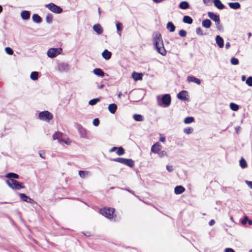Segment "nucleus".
Returning <instances> with one entry per match:
<instances>
[{"instance_id": "19", "label": "nucleus", "mask_w": 252, "mask_h": 252, "mask_svg": "<svg viewBox=\"0 0 252 252\" xmlns=\"http://www.w3.org/2000/svg\"><path fill=\"white\" fill-rule=\"evenodd\" d=\"M185 189L182 186H176L174 189V192L176 194H180L184 192Z\"/></svg>"}, {"instance_id": "56", "label": "nucleus", "mask_w": 252, "mask_h": 252, "mask_svg": "<svg viewBox=\"0 0 252 252\" xmlns=\"http://www.w3.org/2000/svg\"><path fill=\"white\" fill-rule=\"evenodd\" d=\"M248 220V217H245L244 218V219L242 220V223L243 224H245L247 222V220Z\"/></svg>"}, {"instance_id": "41", "label": "nucleus", "mask_w": 252, "mask_h": 252, "mask_svg": "<svg viewBox=\"0 0 252 252\" xmlns=\"http://www.w3.org/2000/svg\"><path fill=\"white\" fill-rule=\"evenodd\" d=\"M193 121H194L193 117H188L184 119V122L185 124H190V123H192Z\"/></svg>"}, {"instance_id": "9", "label": "nucleus", "mask_w": 252, "mask_h": 252, "mask_svg": "<svg viewBox=\"0 0 252 252\" xmlns=\"http://www.w3.org/2000/svg\"><path fill=\"white\" fill-rule=\"evenodd\" d=\"M57 69L61 72L67 71L69 69V66L67 63H62L58 64Z\"/></svg>"}, {"instance_id": "47", "label": "nucleus", "mask_w": 252, "mask_h": 252, "mask_svg": "<svg viewBox=\"0 0 252 252\" xmlns=\"http://www.w3.org/2000/svg\"><path fill=\"white\" fill-rule=\"evenodd\" d=\"M246 83L250 87H252V77L250 76L249 77L246 81Z\"/></svg>"}, {"instance_id": "2", "label": "nucleus", "mask_w": 252, "mask_h": 252, "mask_svg": "<svg viewBox=\"0 0 252 252\" xmlns=\"http://www.w3.org/2000/svg\"><path fill=\"white\" fill-rule=\"evenodd\" d=\"M158 105L163 107H168L171 103V96L169 94L158 95L157 97Z\"/></svg>"}, {"instance_id": "52", "label": "nucleus", "mask_w": 252, "mask_h": 252, "mask_svg": "<svg viewBox=\"0 0 252 252\" xmlns=\"http://www.w3.org/2000/svg\"><path fill=\"white\" fill-rule=\"evenodd\" d=\"M93 124L95 126H98L99 124V121L98 119V118L94 119L93 120Z\"/></svg>"}, {"instance_id": "42", "label": "nucleus", "mask_w": 252, "mask_h": 252, "mask_svg": "<svg viewBox=\"0 0 252 252\" xmlns=\"http://www.w3.org/2000/svg\"><path fill=\"white\" fill-rule=\"evenodd\" d=\"M183 131H184V133H185L187 134H189L192 133V132L193 131V129L192 127H186V128H184Z\"/></svg>"}, {"instance_id": "50", "label": "nucleus", "mask_w": 252, "mask_h": 252, "mask_svg": "<svg viewBox=\"0 0 252 252\" xmlns=\"http://www.w3.org/2000/svg\"><path fill=\"white\" fill-rule=\"evenodd\" d=\"M196 33L197 34H198L199 35H203V33L202 30L199 27L196 28Z\"/></svg>"}, {"instance_id": "12", "label": "nucleus", "mask_w": 252, "mask_h": 252, "mask_svg": "<svg viewBox=\"0 0 252 252\" xmlns=\"http://www.w3.org/2000/svg\"><path fill=\"white\" fill-rule=\"evenodd\" d=\"M19 196L20 198L25 202L30 203L31 204H32L34 202V201L33 199L28 197L24 193H19Z\"/></svg>"}, {"instance_id": "43", "label": "nucleus", "mask_w": 252, "mask_h": 252, "mask_svg": "<svg viewBox=\"0 0 252 252\" xmlns=\"http://www.w3.org/2000/svg\"><path fill=\"white\" fill-rule=\"evenodd\" d=\"M116 153L118 156L123 155L125 154V151L123 148L122 147H119Z\"/></svg>"}, {"instance_id": "4", "label": "nucleus", "mask_w": 252, "mask_h": 252, "mask_svg": "<svg viewBox=\"0 0 252 252\" xmlns=\"http://www.w3.org/2000/svg\"><path fill=\"white\" fill-rule=\"evenodd\" d=\"M52 138L54 140H57L58 142L63 145L64 144L68 145L70 143L68 139L65 140L63 138V134L60 131L55 132L52 136Z\"/></svg>"}, {"instance_id": "34", "label": "nucleus", "mask_w": 252, "mask_h": 252, "mask_svg": "<svg viewBox=\"0 0 252 252\" xmlns=\"http://www.w3.org/2000/svg\"><path fill=\"white\" fill-rule=\"evenodd\" d=\"M31 79L32 80L35 81L38 79V72L36 71H33L31 73L30 75Z\"/></svg>"}, {"instance_id": "33", "label": "nucleus", "mask_w": 252, "mask_h": 252, "mask_svg": "<svg viewBox=\"0 0 252 252\" xmlns=\"http://www.w3.org/2000/svg\"><path fill=\"white\" fill-rule=\"evenodd\" d=\"M183 21L185 23L191 24L192 23V19L189 16H185L183 17Z\"/></svg>"}, {"instance_id": "57", "label": "nucleus", "mask_w": 252, "mask_h": 252, "mask_svg": "<svg viewBox=\"0 0 252 252\" xmlns=\"http://www.w3.org/2000/svg\"><path fill=\"white\" fill-rule=\"evenodd\" d=\"M215 223V221L214 220H211L209 222V224L210 226H212Z\"/></svg>"}, {"instance_id": "58", "label": "nucleus", "mask_w": 252, "mask_h": 252, "mask_svg": "<svg viewBox=\"0 0 252 252\" xmlns=\"http://www.w3.org/2000/svg\"><path fill=\"white\" fill-rule=\"evenodd\" d=\"M217 26V28L219 30H221L222 28V26L220 25V23H219V24H216Z\"/></svg>"}, {"instance_id": "14", "label": "nucleus", "mask_w": 252, "mask_h": 252, "mask_svg": "<svg viewBox=\"0 0 252 252\" xmlns=\"http://www.w3.org/2000/svg\"><path fill=\"white\" fill-rule=\"evenodd\" d=\"M188 95V92L186 91H182L180 92L177 95L178 99L182 100H187L188 98L187 97Z\"/></svg>"}, {"instance_id": "30", "label": "nucleus", "mask_w": 252, "mask_h": 252, "mask_svg": "<svg viewBox=\"0 0 252 252\" xmlns=\"http://www.w3.org/2000/svg\"><path fill=\"white\" fill-rule=\"evenodd\" d=\"M132 78L135 81L141 80L142 78V74L141 73L133 72L132 75Z\"/></svg>"}, {"instance_id": "21", "label": "nucleus", "mask_w": 252, "mask_h": 252, "mask_svg": "<svg viewBox=\"0 0 252 252\" xmlns=\"http://www.w3.org/2000/svg\"><path fill=\"white\" fill-rule=\"evenodd\" d=\"M215 6L219 9H222L224 8V5L222 3L220 0H214Z\"/></svg>"}, {"instance_id": "5", "label": "nucleus", "mask_w": 252, "mask_h": 252, "mask_svg": "<svg viewBox=\"0 0 252 252\" xmlns=\"http://www.w3.org/2000/svg\"><path fill=\"white\" fill-rule=\"evenodd\" d=\"M38 118L42 121L49 122L53 118V115L48 111L40 112L38 114Z\"/></svg>"}, {"instance_id": "39", "label": "nucleus", "mask_w": 252, "mask_h": 252, "mask_svg": "<svg viewBox=\"0 0 252 252\" xmlns=\"http://www.w3.org/2000/svg\"><path fill=\"white\" fill-rule=\"evenodd\" d=\"M230 109L234 111H236L239 109V106L234 103H231L229 105Z\"/></svg>"}, {"instance_id": "8", "label": "nucleus", "mask_w": 252, "mask_h": 252, "mask_svg": "<svg viewBox=\"0 0 252 252\" xmlns=\"http://www.w3.org/2000/svg\"><path fill=\"white\" fill-rule=\"evenodd\" d=\"M45 7L52 12L60 14L62 12L63 9L60 6L56 5L53 3H50L45 5Z\"/></svg>"}, {"instance_id": "61", "label": "nucleus", "mask_w": 252, "mask_h": 252, "mask_svg": "<svg viewBox=\"0 0 252 252\" xmlns=\"http://www.w3.org/2000/svg\"><path fill=\"white\" fill-rule=\"evenodd\" d=\"M235 130H236V132L238 133L240 130V126H237L236 127H235Z\"/></svg>"}, {"instance_id": "55", "label": "nucleus", "mask_w": 252, "mask_h": 252, "mask_svg": "<svg viewBox=\"0 0 252 252\" xmlns=\"http://www.w3.org/2000/svg\"><path fill=\"white\" fill-rule=\"evenodd\" d=\"M225 252H235V251L231 248H226L225 249Z\"/></svg>"}, {"instance_id": "64", "label": "nucleus", "mask_w": 252, "mask_h": 252, "mask_svg": "<svg viewBox=\"0 0 252 252\" xmlns=\"http://www.w3.org/2000/svg\"><path fill=\"white\" fill-rule=\"evenodd\" d=\"M39 156H40L41 158H45V157H44V156L42 154V153H41V151H40V152H39Z\"/></svg>"}, {"instance_id": "17", "label": "nucleus", "mask_w": 252, "mask_h": 252, "mask_svg": "<svg viewBox=\"0 0 252 252\" xmlns=\"http://www.w3.org/2000/svg\"><path fill=\"white\" fill-rule=\"evenodd\" d=\"M31 16L30 11L28 10H23L21 12V17L24 20H28Z\"/></svg>"}, {"instance_id": "32", "label": "nucleus", "mask_w": 252, "mask_h": 252, "mask_svg": "<svg viewBox=\"0 0 252 252\" xmlns=\"http://www.w3.org/2000/svg\"><path fill=\"white\" fill-rule=\"evenodd\" d=\"M133 119L137 122H142L144 120L143 117L140 114H134L133 115Z\"/></svg>"}, {"instance_id": "1", "label": "nucleus", "mask_w": 252, "mask_h": 252, "mask_svg": "<svg viewBox=\"0 0 252 252\" xmlns=\"http://www.w3.org/2000/svg\"><path fill=\"white\" fill-rule=\"evenodd\" d=\"M153 42L156 51L162 56H165L166 51L165 49L161 38L159 32H155L153 35Z\"/></svg>"}, {"instance_id": "11", "label": "nucleus", "mask_w": 252, "mask_h": 252, "mask_svg": "<svg viewBox=\"0 0 252 252\" xmlns=\"http://www.w3.org/2000/svg\"><path fill=\"white\" fill-rule=\"evenodd\" d=\"M161 145L158 142L154 144L151 147V152L155 154H157L161 149Z\"/></svg>"}, {"instance_id": "63", "label": "nucleus", "mask_w": 252, "mask_h": 252, "mask_svg": "<svg viewBox=\"0 0 252 252\" xmlns=\"http://www.w3.org/2000/svg\"><path fill=\"white\" fill-rule=\"evenodd\" d=\"M103 87H104V85L103 84H101L100 85L97 86V88L99 89H101L103 88Z\"/></svg>"}, {"instance_id": "40", "label": "nucleus", "mask_w": 252, "mask_h": 252, "mask_svg": "<svg viewBox=\"0 0 252 252\" xmlns=\"http://www.w3.org/2000/svg\"><path fill=\"white\" fill-rule=\"evenodd\" d=\"M46 21L48 24H51L53 20V16L52 14H48L46 15L45 18Z\"/></svg>"}, {"instance_id": "3", "label": "nucleus", "mask_w": 252, "mask_h": 252, "mask_svg": "<svg viewBox=\"0 0 252 252\" xmlns=\"http://www.w3.org/2000/svg\"><path fill=\"white\" fill-rule=\"evenodd\" d=\"M5 182L9 188L14 190H20L24 188L22 183L13 179L7 180Z\"/></svg>"}, {"instance_id": "46", "label": "nucleus", "mask_w": 252, "mask_h": 252, "mask_svg": "<svg viewBox=\"0 0 252 252\" xmlns=\"http://www.w3.org/2000/svg\"><path fill=\"white\" fill-rule=\"evenodd\" d=\"M230 62L233 65H237L239 63V60L238 59L233 57L231 59Z\"/></svg>"}, {"instance_id": "20", "label": "nucleus", "mask_w": 252, "mask_h": 252, "mask_svg": "<svg viewBox=\"0 0 252 252\" xmlns=\"http://www.w3.org/2000/svg\"><path fill=\"white\" fill-rule=\"evenodd\" d=\"M111 53L107 49L104 50L102 53V56L106 60L110 59L111 57Z\"/></svg>"}, {"instance_id": "6", "label": "nucleus", "mask_w": 252, "mask_h": 252, "mask_svg": "<svg viewBox=\"0 0 252 252\" xmlns=\"http://www.w3.org/2000/svg\"><path fill=\"white\" fill-rule=\"evenodd\" d=\"M114 209L111 208H104L100 210V213L106 218L111 219L113 218Z\"/></svg>"}, {"instance_id": "54", "label": "nucleus", "mask_w": 252, "mask_h": 252, "mask_svg": "<svg viewBox=\"0 0 252 252\" xmlns=\"http://www.w3.org/2000/svg\"><path fill=\"white\" fill-rule=\"evenodd\" d=\"M245 183L250 188L252 189V181L246 180Z\"/></svg>"}, {"instance_id": "60", "label": "nucleus", "mask_w": 252, "mask_h": 252, "mask_svg": "<svg viewBox=\"0 0 252 252\" xmlns=\"http://www.w3.org/2000/svg\"><path fill=\"white\" fill-rule=\"evenodd\" d=\"M159 141H161V142H164L165 141V138L164 137H161L159 138Z\"/></svg>"}, {"instance_id": "62", "label": "nucleus", "mask_w": 252, "mask_h": 252, "mask_svg": "<svg viewBox=\"0 0 252 252\" xmlns=\"http://www.w3.org/2000/svg\"><path fill=\"white\" fill-rule=\"evenodd\" d=\"M230 46V44L229 42H227L226 44H225V48L226 49H228Z\"/></svg>"}, {"instance_id": "23", "label": "nucleus", "mask_w": 252, "mask_h": 252, "mask_svg": "<svg viewBox=\"0 0 252 252\" xmlns=\"http://www.w3.org/2000/svg\"><path fill=\"white\" fill-rule=\"evenodd\" d=\"M93 73L96 75L103 77L104 76V72L100 68H95L93 70Z\"/></svg>"}, {"instance_id": "27", "label": "nucleus", "mask_w": 252, "mask_h": 252, "mask_svg": "<svg viewBox=\"0 0 252 252\" xmlns=\"http://www.w3.org/2000/svg\"><path fill=\"white\" fill-rule=\"evenodd\" d=\"M5 177L9 178V179H18L19 178V175L16 173H8L6 174L5 175Z\"/></svg>"}, {"instance_id": "29", "label": "nucleus", "mask_w": 252, "mask_h": 252, "mask_svg": "<svg viewBox=\"0 0 252 252\" xmlns=\"http://www.w3.org/2000/svg\"><path fill=\"white\" fill-rule=\"evenodd\" d=\"M202 25L205 28H209L211 25V22L209 19H205L202 21Z\"/></svg>"}, {"instance_id": "7", "label": "nucleus", "mask_w": 252, "mask_h": 252, "mask_svg": "<svg viewBox=\"0 0 252 252\" xmlns=\"http://www.w3.org/2000/svg\"><path fill=\"white\" fill-rule=\"evenodd\" d=\"M62 49L61 48H50L47 53L48 57L53 58L61 54Z\"/></svg>"}, {"instance_id": "15", "label": "nucleus", "mask_w": 252, "mask_h": 252, "mask_svg": "<svg viewBox=\"0 0 252 252\" xmlns=\"http://www.w3.org/2000/svg\"><path fill=\"white\" fill-rule=\"evenodd\" d=\"M79 133L80 134V136L82 138H88V131L84 127H81L79 129Z\"/></svg>"}, {"instance_id": "24", "label": "nucleus", "mask_w": 252, "mask_h": 252, "mask_svg": "<svg viewBox=\"0 0 252 252\" xmlns=\"http://www.w3.org/2000/svg\"><path fill=\"white\" fill-rule=\"evenodd\" d=\"M91 174L90 172L89 171H82L80 170L79 171V175L80 177L82 178H85L87 177L90 176Z\"/></svg>"}, {"instance_id": "13", "label": "nucleus", "mask_w": 252, "mask_h": 252, "mask_svg": "<svg viewBox=\"0 0 252 252\" xmlns=\"http://www.w3.org/2000/svg\"><path fill=\"white\" fill-rule=\"evenodd\" d=\"M93 29L98 34H101L103 32V29L99 24L94 25Z\"/></svg>"}, {"instance_id": "10", "label": "nucleus", "mask_w": 252, "mask_h": 252, "mask_svg": "<svg viewBox=\"0 0 252 252\" xmlns=\"http://www.w3.org/2000/svg\"><path fill=\"white\" fill-rule=\"evenodd\" d=\"M208 17L215 22L216 24H219L220 22V17L219 15L215 14L212 12H208Z\"/></svg>"}, {"instance_id": "37", "label": "nucleus", "mask_w": 252, "mask_h": 252, "mask_svg": "<svg viewBox=\"0 0 252 252\" xmlns=\"http://www.w3.org/2000/svg\"><path fill=\"white\" fill-rule=\"evenodd\" d=\"M239 163H240V166L242 168H245L247 167V162H246V160L244 158H242L240 160Z\"/></svg>"}, {"instance_id": "49", "label": "nucleus", "mask_w": 252, "mask_h": 252, "mask_svg": "<svg viewBox=\"0 0 252 252\" xmlns=\"http://www.w3.org/2000/svg\"><path fill=\"white\" fill-rule=\"evenodd\" d=\"M179 34L181 37H185L187 35V32L184 30H181L179 32Z\"/></svg>"}, {"instance_id": "25", "label": "nucleus", "mask_w": 252, "mask_h": 252, "mask_svg": "<svg viewBox=\"0 0 252 252\" xmlns=\"http://www.w3.org/2000/svg\"><path fill=\"white\" fill-rule=\"evenodd\" d=\"M189 3L186 1H183L179 4V7L182 9H186L189 7Z\"/></svg>"}, {"instance_id": "53", "label": "nucleus", "mask_w": 252, "mask_h": 252, "mask_svg": "<svg viewBox=\"0 0 252 252\" xmlns=\"http://www.w3.org/2000/svg\"><path fill=\"white\" fill-rule=\"evenodd\" d=\"M166 169L169 172H171L173 171L174 170V168H173V166L172 165H166Z\"/></svg>"}, {"instance_id": "22", "label": "nucleus", "mask_w": 252, "mask_h": 252, "mask_svg": "<svg viewBox=\"0 0 252 252\" xmlns=\"http://www.w3.org/2000/svg\"><path fill=\"white\" fill-rule=\"evenodd\" d=\"M108 108L110 113L114 114L116 111L117 106L115 103H112L109 105Z\"/></svg>"}, {"instance_id": "18", "label": "nucleus", "mask_w": 252, "mask_h": 252, "mask_svg": "<svg viewBox=\"0 0 252 252\" xmlns=\"http://www.w3.org/2000/svg\"><path fill=\"white\" fill-rule=\"evenodd\" d=\"M216 42L220 48H222L224 46V41L223 38L220 35H217L216 37Z\"/></svg>"}, {"instance_id": "26", "label": "nucleus", "mask_w": 252, "mask_h": 252, "mask_svg": "<svg viewBox=\"0 0 252 252\" xmlns=\"http://www.w3.org/2000/svg\"><path fill=\"white\" fill-rule=\"evenodd\" d=\"M229 6L233 9H239L241 5L238 2H229L228 3Z\"/></svg>"}, {"instance_id": "59", "label": "nucleus", "mask_w": 252, "mask_h": 252, "mask_svg": "<svg viewBox=\"0 0 252 252\" xmlns=\"http://www.w3.org/2000/svg\"><path fill=\"white\" fill-rule=\"evenodd\" d=\"M117 149V148L116 147H112L111 149H110L109 150V152L110 153H112V152H114L116 149Z\"/></svg>"}, {"instance_id": "48", "label": "nucleus", "mask_w": 252, "mask_h": 252, "mask_svg": "<svg viewBox=\"0 0 252 252\" xmlns=\"http://www.w3.org/2000/svg\"><path fill=\"white\" fill-rule=\"evenodd\" d=\"M5 51L8 55H11L13 54L12 49L10 47H6L5 48Z\"/></svg>"}, {"instance_id": "44", "label": "nucleus", "mask_w": 252, "mask_h": 252, "mask_svg": "<svg viewBox=\"0 0 252 252\" xmlns=\"http://www.w3.org/2000/svg\"><path fill=\"white\" fill-rule=\"evenodd\" d=\"M160 158H163L164 157H167L168 155L166 151H160L158 153H157Z\"/></svg>"}, {"instance_id": "45", "label": "nucleus", "mask_w": 252, "mask_h": 252, "mask_svg": "<svg viewBox=\"0 0 252 252\" xmlns=\"http://www.w3.org/2000/svg\"><path fill=\"white\" fill-rule=\"evenodd\" d=\"M100 99L98 98L91 99L89 101V104L91 105L95 104L97 102L99 101Z\"/></svg>"}, {"instance_id": "36", "label": "nucleus", "mask_w": 252, "mask_h": 252, "mask_svg": "<svg viewBox=\"0 0 252 252\" xmlns=\"http://www.w3.org/2000/svg\"><path fill=\"white\" fill-rule=\"evenodd\" d=\"M116 28L118 31V34L120 36H121V32L123 29V24L121 23H118L116 24Z\"/></svg>"}, {"instance_id": "38", "label": "nucleus", "mask_w": 252, "mask_h": 252, "mask_svg": "<svg viewBox=\"0 0 252 252\" xmlns=\"http://www.w3.org/2000/svg\"><path fill=\"white\" fill-rule=\"evenodd\" d=\"M126 159V158H114L113 159V161L125 164Z\"/></svg>"}, {"instance_id": "35", "label": "nucleus", "mask_w": 252, "mask_h": 252, "mask_svg": "<svg viewBox=\"0 0 252 252\" xmlns=\"http://www.w3.org/2000/svg\"><path fill=\"white\" fill-rule=\"evenodd\" d=\"M125 165L132 167L134 165V162L131 159H126Z\"/></svg>"}, {"instance_id": "28", "label": "nucleus", "mask_w": 252, "mask_h": 252, "mask_svg": "<svg viewBox=\"0 0 252 252\" xmlns=\"http://www.w3.org/2000/svg\"><path fill=\"white\" fill-rule=\"evenodd\" d=\"M32 20L36 23H40L42 21L41 18L37 14H34L32 16Z\"/></svg>"}, {"instance_id": "16", "label": "nucleus", "mask_w": 252, "mask_h": 252, "mask_svg": "<svg viewBox=\"0 0 252 252\" xmlns=\"http://www.w3.org/2000/svg\"><path fill=\"white\" fill-rule=\"evenodd\" d=\"M187 81L189 82H193L194 83H196L197 85H200L201 83V81H200V79L196 78L195 77H194L193 76H189L187 77Z\"/></svg>"}, {"instance_id": "31", "label": "nucleus", "mask_w": 252, "mask_h": 252, "mask_svg": "<svg viewBox=\"0 0 252 252\" xmlns=\"http://www.w3.org/2000/svg\"><path fill=\"white\" fill-rule=\"evenodd\" d=\"M166 28L170 32H174L175 30V27L171 22L167 23Z\"/></svg>"}, {"instance_id": "51", "label": "nucleus", "mask_w": 252, "mask_h": 252, "mask_svg": "<svg viewBox=\"0 0 252 252\" xmlns=\"http://www.w3.org/2000/svg\"><path fill=\"white\" fill-rule=\"evenodd\" d=\"M214 0H203L204 3L208 6L211 5Z\"/></svg>"}]
</instances>
